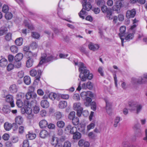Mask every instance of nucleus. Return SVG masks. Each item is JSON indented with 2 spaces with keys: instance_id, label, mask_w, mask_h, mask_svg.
<instances>
[{
  "instance_id": "680f3d73",
  "label": "nucleus",
  "mask_w": 147,
  "mask_h": 147,
  "mask_svg": "<svg viewBox=\"0 0 147 147\" xmlns=\"http://www.w3.org/2000/svg\"><path fill=\"white\" fill-rule=\"evenodd\" d=\"M87 88L89 90H92L93 87V84L90 82H88L86 83Z\"/></svg>"
},
{
  "instance_id": "6ab92c4d",
  "label": "nucleus",
  "mask_w": 147,
  "mask_h": 147,
  "mask_svg": "<svg viewBox=\"0 0 147 147\" xmlns=\"http://www.w3.org/2000/svg\"><path fill=\"white\" fill-rule=\"evenodd\" d=\"M40 105L42 107L44 108H47L49 106V102L47 100H42L40 102Z\"/></svg>"
},
{
  "instance_id": "58836bf2",
  "label": "nucleus",
  "mask_w": 147,
  "mask_h": 147,
  "mask_svg": "<svg viewBox=\"0 0 147 147\" xmlns=\"http://www.w3.org/2000/svg\"><path fill=\"white\" fill-rule=\"evenodd\" d=\"M11 51L14 53H15L18 52V49L17 47L15 45H13L10 47Z\"/></svg>"
},
{
  "instance_id": "c9c22d12",
  "label": "nucleus",
  "mask_w": 147,
  "mask_h": 147,
  "mask_svg": "<svg viewBox=\"0 0 147 147\" xmlns=\"http://www.w3.org/2000/svg\"><path fill=\"white\" fill-rule=\"evenodd\" d=\"M81 134L77 131L73 134V138L74 140L79 139L81 138Z\"/></svg>"
},
{
  "instance_id": "79ce46f5",
  "label": "nucleus",
  "mask_w": 147,
  "mask_h": 147,
  "mask_svg": "<svg viewBox=\"0 0 147 147\" xmlns=\"http://www.w3.org/2000/svg\"><path fill=\"white\" fill-rule=\"evenodd\" d=\"M120 117L119 116H117L115 118L113 125L115 127H116L117 126V125L120 121Z\"/></svg>"
},
{
  "instance_id": "393cba45",
  "label": "nucleus",
  "mask_w": 147,
  "mask_h": 147,
  "mask_svg": "<svg viewBox=\"0 0 147 147\" xmlns=\"http://www.w3.org/2000/svg\"><path fill=\"white\" fill-rule=\"evenodd\" d=\"M67 106V102L66 101H60L58 105V106L61 109H63Z\"/></svg>"
},
{
  "instance_id": "aec40b11",
  "label": "nucleus",
  "mask_w": 147,
  "mask_h": 147,
  "mask_svg": "<svg viewBox=\"0 0 147 147\" xmlns=\"http://www.w3.org/2000/svg\"><path fill=\"white\" fill-rule=\"evenodd\" d=\"M48 123L47 121L45 119H43L40 121L39 123V125L41 128L46 127L48 125Z\"/></svg>"
},
{
  "instance_id": "603ef678",
  "label": "nucleus",
  "mask_w": 147,
  "mask_h": 147,
  "mask_svg": "<svg viewBox=\"0 0 147 147\" xmlns=\"http://www.w3.org/2000/svg\"><path fill=\"white\" fill-rule=\"evenodd\" d=\"M32 37L34 38L38 39L40 37V35L38 33L33 32L32 33Z\"/></svg>"
},
{
  "instance_id": "7ed1b4c3",
  "label": "nucleus",
  "mask_w": 147,
  "mask_h": 147,
  "mask_svg": "<svg viewBox=\"0 0 147 147\" xmlns=\"http://www.w3.org/2000/svg\"><path fill=\"white\" fill-rule=\"evenodd\" d=\"M53 59L52 56L49 55H47L46 54H43L42 55L40 59V61L37 67L40 66L43 63L47 61H49Z\"/></svg>"
},
{
  "instance_id": "dca6fc26",
  "label": "nucleus",
  "mask_w": 147,
  "mask_h": 147,
  "mask_svg": "<svg viewBox=\"0 0 147 147\" xmlns=\"http://www.w3.org/2000/svg\"><path fill=\"white\" fill-rule=\"evenodd\" d=\"M73 108L75 110H83V108L81 107V104L79 102H76L73 104Z\"/></svg>"
},
{
  "instance_id": "412c9836",
  "label": "nucleus",
  "mask_w": 147,
  "mask_h": 147,
  "mask_svg": "<svg viewBox=\"0 0 147 147\" xmlns=\"http://www.w3.org/2000/svg\"><path fill=\"white\" fill-rule=\"evenodd\" d=\"M8 64L7 59L5 58H2L0 60V66L2 67H5Z\"/></svg>"
},
{
  "instance_id": "6e6d98bb",
  "label": "nucleus",
  "mask_w": 147,
  "mask_h": 147,
  "mask_svg": "<svg viewBox=\"0 0 147 147\" xmlns=\"http://www.w3.org/2000/svg\"><path fill=\"white\" fill-rule=\"evenodd\" d=\"M25 96L24 93L22 92L19 93L17 94V99L20 100L21 99L23 98Z\"/></svg>"
},
{
  "instance_id": "a878e982",
  "label": "nucleus",
  "mask_w": 147,
  "mask_h": 147,
  "mask_svg": "<svg viewBox=\"0 0 147 147\" xmlns=\"http://www.w3.org/2000/svg\"><path fill=\"white\" fill-rule=\"evenodd\" d=\"M59 139L56 137H53L51 141V144L53 146H54L59 142Z\"/></svg>"
},
{
  "instance_id": "ea45409f",
  "label": "nucleus",
  "mask_w": 147,
  "mask_h": 147,
  "mask_svg": "<svg viewBox=\"0 0 147 147\" xmlns=\"http://www.w3.org/2000/svg\"><path fill=\"white\" fill-rule=\"evenodd\" d=\"M95 126L94 123H91L90 124L87 125L86 127V130L87 131H89L91 129H93Z\"/></svg>"
},
{
  "instance_id": "9d476101",
  "label": "nucleus",
  "mask_w": 147,
  "mask_h": 147,
  "mask_svg": "<svg viewBox=\"0 0 147 147\" xmlns=\"http://www.w3.org/2000/svg\"><path fill=\"white\" fill-rule=\"evenodd\" d=\"M122 7V4L120 1H117L115 5L112 7L113 11H116L117 13L120 12L121 8Z\"/></svg>"
},
{
  "instance_id": "6e6552de",
  "label": "nucleus",
  "mask_w": 147,
  "mask_h": 147,
  "mask_svg": "<svg viewBox=\"0 0 147 147\" xmlns=\"http://www.w3.org/2000/svg\"><path fill=\"white\" fill-rule=\"evenodd\" d=\"M105 102L106 103V112L109 115H111L112 113V103L109 102L108 100H106Z\"/></svg>"
},
{
  "instance_id": "9b49d317",
  "label": "nucleus",
  "mask_w": 147,
  "mask_h": 147,
  "mask_svg": "<svg viewBox=\"0 0 147 147\" xmlns=\"http://www.w3.org/2000/svg\"><path fill=\"white\" fill-rule=\"evenodd\" d=\"M138 104V102L134 100H131L129 101L128 102V105L130 110H136V106Z\"/></svg>"
},
{
  "instance_id": "774afa93",
  "label": "nucleus",
  "mask_w": 147,
  "mask_h": 147,
  "mask_svg": "<svg viewBox=\"0 0 147 147\" xmlns=\"http://www.w3.org/2000/svg\"><path fill=\"white\" fill-rule=\"evenodd\" d=\"M71 143L69 141H65L63 147H71Z\"/></svg>"
},
{
  "instance_id": "0e129e2a",
  "label": "nucleus",
  "mask_w": 147,
  "mask_h": 147,
  "mask_svg": "<svg viewBox=\"0 0 147 147\" xmlns=\"http://www.w3.org/2000/svg\"><path fill=\"white\" fill-rule=\"evenodd\" d=\"M142 108V106L140 104H138L136 106V113H139Z\"/></svg>"
},
{
  "instance_id": "0eeeda50",
  "label": "nucleus",
  "mask_w": 147,
  "mask_h": 147,
  "mask_svg": "<svg viewBox=\"0 0 147 147\" xmlns=\"http://www.w3.org/2000/svg\"><path fill=\"white\" fill-rule=\"evenodd\" d=\"M126 29V27L125 26H121L119 29L120 33L119 34V36L120 38V39L121 40L122 45L123 46V40L124 39L121 38V37L125 35Z\"/></svg>"
},
{
  "instance_id": "bb28decb",
  "label": "nucleus",
  "mask_w": 147,
  "mask_h": 147,
  "mask_svg": "<svg viewBox=\"0 0 147 147\" xmlns=\"http://www.w3.org/2000/svg\"><path fill=\"white\" fill-rule=\"evenodd\" d=\"M34 62V60L32 58H29L26 62V66L27 67L29 68L31 67Z\"/></svg>"
},
{
  "instance_id": "4be33fe9",
  "label": "nucleus",
  "mask_w": 147,
  "mask_h": 147,
  "mask_svg": "<svg viewBox=\"0 0 147 147\" xmlns=\"http://www.w3.org/2000/svg\"><path fill=\"white\" fill-rule=\"evenodd\" d=\"M26 56L29 58H32V57H35L37 56V53H33L31 51H29L25 53Z\"/></svg>"
},
{
  "instance_id": "c85d7f7f",
  "label": "nucleus",
  "mask_w": 147,
  "mask_h": 147,
  "mask_svg": "<svg viewBox=\"0 0 147 147\" xmlns=\"http://www.w3.org/2000/svg\"><path fill=\"white\" fill-rule=\"evenodd\" d=\"M4 126L5 129L7 131H9L12 127L11 124L8 122L5 123L4 124Z\"/></svg>"
},
{
  "instance_id": "bf43d9fd",
  "label": "nucleus",
  "mask_w": 147,
  "mask_h": 147,
  "mask_svg": "<svg viewBox=\"0 0 147 147\" xmlns=\"http://www.w3.org/2000/svg\"><path fill=\"white\" fill-rule=\"evenodd\" d=\"M75 115V112L74 111H72L69 114L68 116V118L71 120H72L74 118Z\"/></svg>"
},
{
  "instance_id": "e2e57ef3",
  "label": "nucleus",
  "mask_w": 147,
  "mask_h": 147,
  "mask_svg": "<svg viewBox=\"0 0 147 147\" xmlns=\"http://www.w3.org/2000/svg\"><path fill=\"white\" fill-rule=\"evenodd\" d=\"M73 98L75 100H79L80 99L79 94H75L73 96Z\"/></svg>"
},
{
  "instance_id": "4468645a",
  "label": "nucleus",
  "mask_w": 147,
  "mask_h": 147,
  "mask_svg": "<svg viewBox=\"0 0 147 147\" xmlns=\"http://www.w3.org/2000/svg\"><path fill=\"white\" fill-rule=\"evenodd\" d=\"M49 135V132L46 130L43 129L41 130L39 133L40 137L42 138L45 139Z\"/></svg>"
},
{
  "instance_id": "338daca9",
  "label": "nucleus",
  "mask_w": 147,
  "mask_h": 147,
  "mask_svg": "<svg viewBox=\"0 0 147 147\" xmlns=\"http://www.w3.org/2000/svg\"><path fill=\"white\" fill-rule=\"evenodd\" d=\"M122 145L123 147H136L134 145L129 144L127 142H123V143Z\"/></svg>"
},
{
  "instance_id": "20e7f679",
  "label": "nucleus",
  "mask_w": 147,
  "mask_h": 147,
  "mask_svg": "<svg viewBox=\"0 0 147 147\" xmlns=\"http://www.w3.org/2000/svg\"><path fill=\"white\" fill-rule=\"evenodd\" d=\"M24 23L25 25L27 26L28 28V29H23L22 30V32L23 34H26L27 33L29 32L30 30H33L34 28V27L32 24L30 23L28 21L25 20L24 22Z\"/></svg>"
},
{
  "instance_id": "2f4dec72",
  "label": "nucleus",
  "mask_w": 147,
  "mask_h": 147,
  "mask_svg": "<svg viewBox=\"0 0 147 147\" xmlns=\"http://www.w3.org/2000/svg\"><path fill=\"white\" fill-rule=\"evenodd\" d=\"M24 83L27 85H29L31 82L30 77L27 76H26L24 77Z\"/></svg>"
},
{
  "instance_id": "f03ea898",
  "label": "nucleus",
  "mask_w": 147,
  "mask_h": 147,
  "mask_svg": "<svg viewBox=\"0 0 147 147\" xmlns=\"http://www.w3.org/2000/svg\"><path fill=\"white\" fill-rule=\"evenodd\" d=\"M30 106L29 101L27 100H25L24 101V107L22 109V111L29 115L28 118L30 119L33 118L34 116V115L32 114V110L30 107Z\"/></svg>"
},
{
  "instance_id": "de8ad7c7",
  "label": "nucleus",
  "mask_w": 147,
  "mask_h": 147,
  "mask_svg": "<svg viewBox=\"0 0 147 147\" xmlns=\"http://www.w3.org/2000/svg\"><path fill=\"white\" fill-rule=\"evenodd\" d=\"M134 37V34L133 33H130L128 34L125 38L126 40L129 41L132 39Z\"/></svg>"
},
{
  "instance_id": "c03bdc74",
  "label": "nucleus",
  "mask_w": 147,
  "mask_h": 147,
  "mask_svg": "<svg viewBox=\"0 0 147 147\" xmlns=\"http://www.w3.org/2000/svg\"><path fill=\"white\" fill-rule=\"evenodd\" d=\"M96 1L98 6L103 5L105 4V2L104 0H96Z\"/></svg>"
},
{
  "instance_id": "8fccbe9b",
  "label": "nucleus",
  "mask_w": 147,
  "mask_h": 147,
  "mask_svg": "<svg viewBox=\"0 0 147 147\" xmlns=\"http://www.w3.org/2000/svg\"><path fill=\"white\" fill-rule=\"evenodd\" d=\"M79 122V120L78 118V117H76L74 118L72 120V122L73 124L74 125H78Z\"/></svg>"
},
{
  "instance_id": "37998d69",
  "label": "nucleus",
  "mask_w": 147,
  "mask_h": 147,
  "mask_svg": "<svg viewBox=\"0 0 147 147\" xmlns=\"http://www.w3.org/2000/svg\"><path fill=\"white\" fill-rule=\"evenodd\" d=\"M79 130L82 132V133L84 134L85 132V126L84 125L82 124L80 125L79 127L78 128Z\"/></svg>"
},
{
  "instance_id": "7c9ffc66",
  "label": "nucleus",
  "mask_w": 147,
  "mask_h": 147,
  "mask_svg": "<svg viewBox=\"0 0 147 147\" xmlns=\"http://www.w3.org/2000/svg\"><path fill=\"white\" fill-rule=\"evenodd\" d=\"M85 101L84 102V105L86 106H89L90 105L91 102L92 101V99L90 97H88L84 99Z\"/></svg>"
},
{
  "instance_id": "a211bd4d",
  "label": "nucleus",
  "mask_w": 147,
  "mask_h": 147,
  "mask_svg": "<svg viewBox=\"0 0 147 147\" xmlns=\"http://www.w3.org/2000/svg\"><path fill=\"white\" fill-rule=\"evenodd\" d=\"M16 123L20 125L22 124L23 122V119L21 116H18L16 117L15 119Z\"/></svg>"
},
{
  "instance_id": "1a4fd4ad",
  "label": "nucleus",
  "mask_w": 147,
  "mask_h": 147,
  "mask_svg": "<svg viewBox=\"0 0 147 147\" xmlns=\"http://www.w3.org/2000/svg\"><path fill=\"white\" fill-rule=\"evenodd\" d=\"M89 49L93 51H97L100 47L99 45L98 44H94L92 42H90L88 45Z\"/></svg>"
},
{
  "instance_id": "39448f33",
  "label": "nucleus",
  "mask_w": 147,
  "mask_h": 147,
  "mask_svg": "<svg viewBox=\"0 0 147 147\" xmlns=\"http://www.w3.org/2000/svg\"><path fill=\"white\" fill-rule=\"evenodd\" d=\"M80 96L82 99H85L88 97L91 98L93 97L94 94L90 91H83L81 93Z\"/></svg>"
},
{
  "instance_id": "5701e85b",
  "label": "nucleus",
  "mask_w": 147,
  "mask_h": 147,
  "mask_svg": "<svg viewBox=\"0 0 147 147\" xmlns=\"http://www.w3.org/2000/svg\"><path fill=\"white\" fill-rule=\"evenodd\" d=\"M9 90L11 92L16 93L18 91V88L16 85L13 84L10 86Z\"/></svg>"
},
{
  "instance_id": "4d7b16f0",
  "label": "nucleus",
  "mask_w": 147,
  "mask_h": 147,
  "mask_svg": "<svg viewBox=\"0 0 147 147\" xmlns=\"http://www.w3.org/2000/svg\"><path fill=\"white\" fill-rule=\"evenodd\" d=\"M88 136L90 139H94L95 138V135L93 132L91 131L88 134Z\"/></svg>"
},
{
  "instance_id": "4c0bfd02",
  "label": "nucleus",
  "mask_w": 147,
  "mask_h": 147,
  "mask_svg": "<svg viewBox=\"0 0 147 147\" xmlns=\"http://www.w3.org/2000/svg\"><path fill=\"white\" fill-rule=\"evenodd\" d=\"M83 8L82 10L80 11V12L79 13V15L80 18L84 19V16L85 15L86 11Z\"/></svg>"
},
{
  "instance_id": "c756f323",
  "label": "nucleus",
  "mask_w": 147,
  "mask_h": 147,
  "mask_svg": "<svg viewBox=\"0 0 147 147\" xmlns=\"http://www.w3.org/2000/svg\"><path fill=\"white\" fill-rule=\"evenodd\" d=\"M33 113L35 114H38L40 111V107L39 106L36 105L32 107Z\"/></svg>"
},
{
  "instance_id": "2eb2a0df",
  "label": "nucleus",
  "mask_w": 147,
  "mask_h": 147,
  "mask_svg": "<svg viewBox=\"0 0 147 147\" xmlns=\"http://www.w3.org/2000/svg\"><path fill=\"white\" fill-rule=\"evenodd\" d=\"M36 94L34 92H28L26 95V97L27 99H30L31 98H35L37 97Z\"/></svg>"
},
{
  "instance_id": "473e14b6",
  "label": "nucleus",
  "mask_w": 147,
  "mask_h": 147,
  "mask_svg": "<svg viewBox=\"0 0 147 147\" xmlns=\"http://www.w3.org/2000/svg\"><path fill=\"white\" fill-rule=\"evenodd\" d=\"M15 43L18 46L21 45L23 43V39L21 37L17 38L15 40Z\"/></svg>"
},
{
  "instance_id": "864d4df0",
  "label": "nucleus",
  "mask_w": 147,
  "mask_h": 147,
  "mask_svg": "<svg viewBox=\"0 0 147 147\" xmlns=\"http://www.w3.org/2000/svg\"><path fill=\"white\" fill-rule=\"evenodd\" d=\"M16 105L17 106L19 107H21L23 106H24V104L22 101L21 100L17 99L16 102Z\"/></svg>"
},
{
  "instance_id": "09e8293b",
  "label": "nucleus",
  "mask_w": 147,
  "mask_h": 147,
  "mask_svg": "<svg viewBox=\"0 0 147 147\" xmlns=\"http://www.w3.org/2000/svg\"><path fill=\"white\" fill-rule=\"evenodd\" d=\"M101 9L102 12L106 13H107V12L108 11H110V10L105 5H103Z\"/></svg>"
},
{
  "instance_id": "49530a36",
  "label": "nucleus",
  "mask_w": 147,
  "mask_h": 147,
  "mask_svg": "<svg viewBox=\"0 0 147 147\" xmlns=\"http://www.w3.org/2000/svg\"><path fill=\"white\" fill-rule=\"evenodd\" d=\"M55 116L57 120H59L62 117L61 113L59 112H57L55 114Z\"/></svg>"
},
{
  "instance_id": "5fc2aeb1",
  "label": "nucleus",
  "mask_w": 147,
  "mask_h": 147,
  "mask_svg": "<svg viewBox=\"0 0 147 147\" xmlns=\"http://www.w3.org/2000/svg\"><path fill=\"white\" fill-rule=\"evenodd\" d=\"M2 111L5 113H9L10 111V109L8 108L7 106L6 105H5L3 107Z\"/></svg>"
},
{
  "instance_id": "f257e3e1",
  "label": "nucleus",
  "mask_w": 147,
  "mask_h": 147,
  "mask_svg": "<svg viewBox=\"0 0 147 147\" xmlns=\"http://www.w3.org/2000/svg\"><path fill=\"white\" fill-rule=\"evenodd\" d=\"M74 64L75 65H78L80 72L79 77L82 81H85L87 79L91 80L93 78V75L92 73H90L89 71L87 69L82 63L80 62L78 64L77 62H74Z\"/></svg>"
},
{
  "instance_id": "e433bc0d",
  "label": "nucleus",
  "mask_w": 147,
  "mask_h": 147,
  "mask_svg": "<svg viewBox=\"0 0 147 147\" xmlns=\"http://www.w3.org/2000/svg\"><path fill=\"white\" fill-rule=\"evenodd\" d=\"M57 125L59 128H62L64 126L65 123L63 121H60L57 122Z\"/></svg>"
},
{
  "instance_id": "423d86ee",
  "label": "nucleus",
  "mask_w": 147,
  "mask_h": 147,
  "mask_svg": "<svg viewBox=\"0 0 147 147\" xmlns=\"http://www.w3.org/2000/svg\"><path fill=\"white\" fill-rule=\"evenodd\" d=\"M82 3L83 8L87 11H89L92 8V6L90 3L87 2V0H82Z\"/></svg>"
},
{
  "instance_id": "f704fd0d",
  "label": "nucleus",
  "mask_w": 147,
  "mask_h": 147,
  "mask_svg": "<svg viewBox=\"0 0 147 147\" xmlns=\"http://www.w3.org/2000/svg\"><path fill=\"white\" fill-rule=\"evenodd\" d=\"M57 96L58 95L57 94L51 92L49 94V97L51 99L53 100L57 98Z\"/></svg>"
},
{
  "instance_id": "052dcab7",
  "label": "nucleus",
  "mask_w": 147,
  "mask_h": 147,
  "mask_svg": "<svg viewBox=\"0 0 147 147\" xmlns=\"http://www.w3.org/2000/svg\"><path fill=\"white\" fill-rule=\"evenodd\" d=\"M77 132V128L75 127H72L69 133L74 134Z\"/></svg>"
},
{
  "instance_id": "a18cd8bd",
  "label": "nucleus",
  "mask_w": 147,
  "mask_h": 147,
  "mask_svg": "<svg viewBox=\"0 0 147 147\" xmlns=\"http://www.w3.org/2000/svg\"><path fill=\"white\" fill-rule=\"evenodd\" d=\"M71 127V125H69L67 126L64 129L65 133L66 134L69 133Z\"/></svg>"
},
{
  "instance_id": "13d9d810",
  "label": "nucleus",
  "mask_w": 147,
  "mask_h": 147,
  "mask_svg": "<svg viewBox=\"0 0 147 147\" xmlns=\"http://www.w3.org/2000/svg\"><path fill=\"white\" fill-rule=\"evenodd\" d=\"M22 146V147H29V141L27 140H24L23 142Z\"/></svg>"
},
{
  "instance_id": "b1692460",
  "label": "nucleus",
  "mask_w": 147,
  "mask_h": 147,
  "mask_svg": "<svg viewBox=\"0 0 147 147\" xmlns=\"http://www.w3.org/2000/svg\"><path fill=\"white\" fill-rule=\"evenodd\" d=\"M24 57L23 55L21 53H19L16 55L14 57V61H20L23 59Z\"/></svg>"
},
{
  "instance_id": "cd10ccee",
  "label": "nucleus",
  "mask_w": 147,
  "mask_h": 147,
  "mask_svg": "<svg viewBox=\"0 0 147 147\" xmlns=\"http://www.w3.org/2000/svg\"><path fill=\"white\" fill-rule=\"evenodd\" d=\"M147 82V80L144 76L140 77L137 80V82L140 84H145Z\"/></svg>"
},
{
  "instance_id": "a19ab883",
  "label": "nucleus",
  "mask_w": 147,
  "mask_h": 147,
  "mask_svg": "<svg viewBox=\"0 0 147 147\" xmlns=\"http://www.w3.org/2000/svg\"><path fill=\"white\" fill-rule=\"evenodd\" d=\"M106 13V17L108 19L110 20L113 19V16L112 15V12L111 10L108 11Z\"/></svg>"
},
{
  "instance_id": "69168bd1",
  "label": "nucleus",
  "mask_w": 147,
  "mask_h": 147,
  "mask_svg": "<svg viewBox=\"0 0 147 147\" xmlns=\"http://www.w3.org/2000/svg\"><path fill=\"white\" fill-rule=\"evenodd\" d=\"M8 6L6 5H4L2 8V11L4 13H7L9 10Z\"/></svg>"
},
{
  "instance_id": "f3484780",
  "label": "nucleus",
  "mask_w": 147,
  "mask_h": 147,
  "mask_svg": "<svg viewBox=\"0 0 147 147\" xmlns=\"http://www.w3.org/2000/svg\"><path fill=\"white\" fill-rule=\"evenodd\" d=\"M36 135L34 133L32 132H29L26 135V138L29 140H32L34 139L36 137Z\"/></svg>"
},
{
  "instance_id": "ddd939ff",
  "label": "nucleus",
  "mask_w": 147,
  "mask_h": 147,
  "mask_svg": "<svg viewBox=\"0 0 147 147\" xmlns=\"http://www.w3.org/2000/svg\"><path fill=\"white\" fill-rule=\"evenodd\" d=\"M136 14V11L135 9H132L131 10H128L127 11L126 16L127 18H134Z\"/></svg>"
},
{
  "instance_id": "72a5a7b5",
  "label": "nucleus",
  "mask_w": 147,
  "mask_h": 147,
  "mask_svg": "<svg viewBox=\"0 0 147 147\" xmlns=\"http://www.w3.org/2000/svg\"><path fill=\"white\" fill-rule=\"evenodd\" d=\"M14 67L16 68H19L21 67L22 63L20 61H15L13 63Z\"/></svg>"
},
{
  "instance_id": "f8f14e48",
  "label": "nucleus",
  "mask_w": 147,
  "mask_h": 147,
  "mask_svg": "<svg viewBox=\"0 0 147 147\" xmlns=\"http://www.w3.org/2000/svg\"><path fill=\"white\" fill-rule=\"evenodd\" d=\"M6 100L7 102L9 103L11 107H13L15 106L13 97L11 95H7L6 97Z\"/></svg>"
},
{
  "instance_id": "3c124183",
  "label": "nucleus",
  "mask_w": 147,
  "mask_h": 147,
  "mask_svg": "<svg viewBox=\"0 0 147 147\" xmlns=\"http://www.w3.org/2000/svg\"><path fill=\"white\" fill-rule=\"evenodd\" d=\"M13 15L10 12H8L5 14V17L7 20H10L12 17Z\"/></svg>"
}]
</instances>
